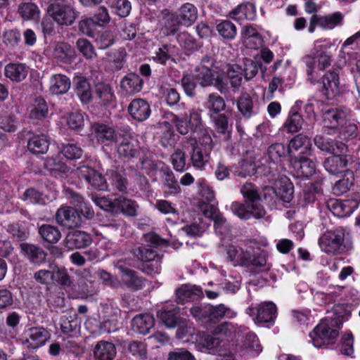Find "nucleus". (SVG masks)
Here are the masks:
<instances>
[{"label": "nucleus", "mask_w": 360, "mask_h": 360, "mask_svg": "<svg viewBox=\"0 0 360 360\" xmlns=\"http://www.w3.org/2000/svg\"><path fill=\"white\" fill-rule=\"evenodd\" d=\"M307 66L308 80L312 84H317L318 91L327 99H333L339 96L342 88L340 84L339 75L334 70L326 72L320 80L314 75L315 61L309 56H305L302 58Z\"/></svg>", "instance_id": "obj_1"}, {"label": "nucleus", "mask_w": 360, "mask_h": 360, "mask_svg": "<svg viewBox=\"0 0 360 360\" xmlns=\"http://www.w3.org/2000/svg\"><path fill=\"white\" fill-rule=\"evenodd\" d=\"M144 240L147 244L142 245L136 248L134 254L138 259L143 262L155 261V263L147 264V270H146V272L148 274H159L160 272V265L159 262L161 258L157 254L155 249L158 247L167 246V242L154 233L145 234Z\"/></svg>", "instance_id": "obj_2"}, {"label": "nucleus", "mask_w": 360, "mask_h": 360, "mask_svg": "<svg viewBox=\"0 0 360 360\" xmlns=\"http://www.w3.org/2000/svg\"><path fill=\"white\" fill-rule=\"evenodd\" d=\"M342 321L339 317L328 316L309 333L313 345L316 348H323L326 345L334 344L339 335Z\"/></svg>", "instance_id": "obj_3"}, {"label": "nucleus", "mask_w": 360, "mask_h": 360, "mask_svg": "<svg viewBox=\"0 0 360 360\" xmlns=\"http://www.w3.org/2000/svg\"><path fill=\"white\" fill-rule=\"evenodd\" d=\"M194 75L195 80L202 87L214 84L221 93H225L227 90L226 82L222 75L217 72L216 69H208L203 66H198L195 68Z\"/></svg>", "instance_id": "obj_4"}, {"label": "nucleus", "mask_w": 360, "mask_h": 360, "mask_svg": "<svg viewBox=\"0 0 360 360\" xmlns=\"http://www.w3.org/2000/svg\"><path fill=\"white\" fill-rule=\"evenodd\" d=\"M246 311L255 323L272 324L276 318L277 309L272 302H264L255 306H250Z\"/></svg>", "instance_id": "obj_5"}, {"label": "nucleus", "mask_w": 360, "mask_h": 360, "mask_svg": "<svg viewBox=\"0 0 360 360\" xmlns=\"http://www.w3.org/2000/svg\"><path fill=\"white\" fill-rule=\"evenodd\" d=\"M345 233L342 229H337L326 232L319 239L321 250L328 255H335L343 247Z\"/></svg>", "instance_id": "obj_6"}, {"label": "nucleus", "mask_w": 360, "mask_h": 360, "mask_svg": "<svg viewBox=\"0 0 360 360\" xmlns=\"http://www.w3.org/2000/svg\"><path fill=\"white\" fill-rule=\"evenodd\" d=\"M48 13L60 25H70L77 17V12L72 6L62 3L51 4L48 8Z\"/></svg>", "instance_id": "obj_7"}, {"label": "nucleus", "mask_w": 360, "mask_h": 360, "mask_svg": "<svg viewBox=\"0 0 360 360\" xmlns=\"http://www.w3.org/2000/svg\"><path fill=\"white\" fill-rule=\"evenodd\" d=\"M350 115V110L346 108H330L323 115V127L336 129L343 126Z\"/></svg>", "instance_id": "obj_8"}, {"label": "nucleus", "mask_w": 360, "mask_h": 360, "mask_svg": "<svg viewBox=\"0 0 360 360\" xmlns=\"http://www.w3.org/2000/svg\"><path fill=\"white\" fill-rule=\"evenodd\" d=\"M56 222L66 229H75L81 225L82 218L78 211L70 206H61L56 213Z\"/></svg>", "instance_id": "obj_9"}, {"label": "nucleus", "mask_w": 360, "mask_h": 360, "mask_svg": "<svg viewBox=\"0 0 360 360\" xmlns=\"http://www.w3.org/2000/svg\"><path fill=\"white\" fill-rule=\"evenodd\" d=\"M245 202V204L239 202H233L231 205L232 212L241 219H248L253 217L257 219L263 218L266 215V211L263 207L251 206Z\"/></svg>", "instance_id": "obj_10"}, {"label": "nucleus", "mask_w": 360, "mask_h": 360, "mask_svg": "<svg viewBox=\"0 0 360 360\" xmlns=\"http://www.w3.org/2000/svg\"><path fill=\"white\" fill-rule=\"evenodd\" d=\"M91 128L94 137L100 143H118L121 139V135L117 134L115 129L108 124L94 123Z\"/></svg>", "instance_id": "obj_11"}, {"label": "nucleus", "mask_w": 360, "mask_h": 360, "mask_svg": "<svg viewBox=\"0 0 360 360\" xmlns=\"http://www.w3.org/2000/svg\"><path fill=\"white\" fill-rule=\"evenodd\" d=\"M115 266L120 270L121 282L123 285L134 290L143 288V281L135 271L124 266L121 261H118Z\"/></svg>", "instance_id": "obj_12"}, {"label": "nucleus", "mask_w": 360, "mask_h": 360, "mask_svg": "<svg viewBox=\"0 0 360 360\" xmlns=\"http://www.w3.org/2000/svg\"><path fill=\"white\" fill-rule=\"evenodd\" d=\"M26 342L32 349H38L44 346L50 338V333L43 327H32L25 333Z\"/></svg>", "instance_id": "obj_13"}, {"label": "nucleus", "mask_w": 360, "mask_h": 360, "mask_svg": "<svg viewBox=\"0 0 360 360\" xmlns=\"http://www.w3.org/2000/svg\"><path fill=\"white\" fill-rule=\"evenodd\" d=\"M179 309L177 306L168 304L157 312V316L167 328H174L180 321Z\"/></svg>", "instance_id": "obj_14"}, {"label": "nucleus", "mask_w": 360, "mask_h": 360, "mask_svg": "<svg viewBox=\"0 0 360 360\" xmlns=\"http://www.w3.org/2000/svg\"><path fill=\"white\" fill-rule=\"evenodd\" d=\"M130 115L136 120L142 122L147 120L151 112L149 104L143 98H135L128 107Z\"/></svg>", "instance_id": "obj_15"}, {"label": "nucleus", "mask_w": 360, "mask_h": 360, "mask_svg": "<svg viewBox=\"0 0 360 360\" xmlns=\"http://www.w3.org/2000/svg\"><path fill=\"white\" fill-rule=\"evenodd\" d=\"M314 144L322 151L333 154H343L346 146L340 141H335L322 135H316L314 139Z\"/></svg>", "instance_id": "obj_16"}, {"label": "nucleus", "mask_w": 360, "mask_h": 360, "mask_svg": "<svg viewBox=\"0 0 360 360\" xmlns=\"http://www.w3.org/2000/svg\"><path fill=\"white\" fill-rule=\"evenodd\" d=\"M30 68L22 63H10L5 66L4 75L13 82H20L27 76Z\"/></svg>", "instance_id": "obj_17"}, {"label": "nucleus", "mask_w": 360, "mask_h": 360, "mask_svg": "<svg viewBox=\"0 0 360 360\" xmlns=\"http://www.w3.org/2000/svg\"><path fill=\"white\" fill-rule=\"evenodd\" d=\"M117 146V153L120 155L127 158H133L139 153L140 146L137 139L129 136H121Z\"/></svg>", "instance_id": "obj_18"}, {"label": "nucleus", "mask_w": 360, "mask_h": 360, "mask_svg": "<svg viewBox=\"0 0 360 360\" xmlns=\"http://www.w3.org/2000/svg\"><path fill=\"white\" fill-rule=\"evenodd\" d=\"M110 17L108 14V10L105 7H99L97 13L93 18H87L79 22V29L82 32L89 34L90 26L94 24H97L100 26H103L110 22Z\"/></svg>", "instance_id": "obj_19"}, {"label": "nucleus", "mask_w": 360, "mask_h": 360, "mask_svg": "<svg viewBox=\"0 0 360 360\" xmlns=\"http://www.w3.org/2000/svg\"><path fill=\"white\" fill-rule=\"evenodd\" d=\"M176 15L182 26L190 27L198 19V12L193 4L185 3L181 6Z\"/></svg>", "instance_id": "obj_20"}, {"label": "nucleus", "mask_w": 360, "mask_h": 360, "mask_svg": "<svg viewBox=\"0 0 360 360\" xmlns=\"http://www.w3.org/2000/svg\"><path fill=\"white\" fill-rule=\"evenodd\" d=\"M66 246L70 249L84 248L91 243L89 234L82 231L70 232L65 238Z\"/></svg>", "instance_id": "obj_21"}, {"label": "nucleus", "mask_w": 360, "mask_h": 360, "mask_svg": "<svg viewBox=\"0 0 360 360\" xmlns=\"http://www.w3.org/2000/svg\"><path fill=\"white\" fill-rule=\"evenodd\" d=\"M335 155L326 158L323 162V167L330 174H336L345 172L348 160L342 154H334Z\"/></svg>", "instance_id": "obj_22"}, {"label": "nucleus", "mask_w": 360, "mask_h": 360, "mask_svg": "<svg viewBox=\"0 0 360 360\" xmlns=\"http://www.w3.org/2000/svg\"><path fill=\"white\" fill-rule=\"evenodd\" d=\"M70 79L65 75H52L49 79V91L52 94H64L70 88Z\"/></svg>", "instance_id": "obj_23"}, {"label": "nucleus", "mask_w": 360, "mask_h": 360, "mask_svg": "<svg viewBox=\"0 0 360 360\" xmlns=\"http://www.w3.org/2000/svg\"><path fill=\"white\" fill-rule=\"evenodd\" d=\"M155 319L149 314H141L134 316L131 321L132 330L139 334L146 335L154 326Z\"/></svg>", "instance_id": "obj_24"}, {"label": "nucleus", "mask_w": 360, "mask_h": 360, "mask_svg": "<svg viewBox=\"0 0 360 360\" xmlns=\"http://www.w3.org/2000/svg\"><path fill=\"white\" fill-rule=\"evenodd\" d=\"M120 87L127 95L139 92L143 87V80L135 73L127 74L120 82Z\"/></svg>", "instance_id": "obj_25"}, {"label": "nucleus", "mask_w": 360, "mask_h": 360, "mask_svg": "<svg viewBox=\"0 0 360 360\" xmlns=\"http://www.w3.org/2000/svg\"><path fill=\"white\" fill-rule=\"evenodd\" d=\"M221 342L219 338L202 333L199 335L197 347L201 352H219Z\"/></svg>", "instance_id": "obj_26"}, {"label": "nucleus", "mask_w": 360, "mask_h": 360, "mask_svg": "<svg viewBox=\"0 0 360 360\" xmlns=\"http://www.w3.org/2000/svg\"><path fill=\"white\" fill-rule=\"evenodd\" d=\"M312 144L310 139L302 134L296 135L292 138L289 144L288 152L292 155L293 152L299 151L301 154H308L311 148Z\"/></svg>", "instance_id": "obj_27"}, {"label": "nucleus", "mask_w": 360, "mask_h": 360, "mask_svg": "<svg viewBox=\"0 0 360 360\" xmlns=\"http://www.w3.org/2000/svg\"><path fill=\"white\" fill-rule=\"evenodd\" d=\"M230 17L237 21L253 20L256 17V8L253 4L246 3L238 5L230 12Z\"/></svg>", "instance_id": "obj_28"}, {"label": "nucleus", "mask_w": 360, "mask_h": 360, "mask_svg": "<svg viewBox=\"0 0 360 360\" xmlns=\"http://www.w3.org/2000/svg\"><path fill=\"white\" fill-rule=\"evenodd\" d=\"M237 108L241 115L247 119L258 113V108L254 104L251 96L247 94H242L237 100Z\"/></svg>", "instance_id": "obj_29"}, {"label": "nucleus", "mask_w": 360, "mask_h": 360, "mask_svg": "<svg viewBox=\"0 0 360 360\" xmlns=\"http://www.w3.org/2000/svg\"><path fill=\"white\" fill-rule=\"evenodd\" d=\"M117 354L116 347L112 342L99 341L96 343L94 354L97 360H112Z\"/></svg>", "instance_id": "obj_30"}, {"label": "nucleus", "mask_w": 360, "mask_h": 360, "mask_svg": "<svg viewBox=\"0 0 360 360\" xmlns=\"http://www.w3.org/2000/svg\"><path fill=\"white\" fill-rule=\"evenodd\" d=\"M181 25L176 14L169 13L160 21V34L164 37L175 34Z\"/></svg>", "instance_id": "obj_31"}, {"label": "nucleus", "mask_w": 360, "mask_h": 360, "mask_svg": "<svg viewBox=\"0 0 360 360\" xmlns=\"http://www.w3.org/2000/svg\"><path fill=\"white\" fill-rule=\"evenodd\" d=\"M203 105L208 111L209 117L212 115L221 114L226 107L224 99L216 93L209 94Z\"/></svg>", "instance_id": "obj_32"}, {"label": "nucleus", "mask_w": 360, "mask_h": 360, "mask_svg": "<svg viewBox=\"0 0 360 360\" xmlns=\"http://www.w3.org/2000/svg\"><path fill=\"white\" fill-rule=\"evenodd\" d=\"M210 120L216 131L218 134L223 135L225 141L229 140L231 137V127L229 124L228 117L224 113L212 115H210Z\"/></svg>", "instance_id": "obj_33"}, {"label": "nucleus", "mask_w": 360, "mask_h": 360, "mask_svg": "<svg viewBox=\"0 0 360 360\" xmlns=\"http://www.w3.org/2000/svg\"><path fill=\"white\" fill-rule=\"evenodd\" d=\"M202 294V289L195 285H185L176 290V298L181 303L198 300Z\"/></svg>", "instance_id": "obj_34"}, {"label": "nucleus", "mask_w": 360, "mask_h": 360, "mask_svg": "<svg viewBox=\"0 0 360 360\" xmlns=\"http://www.w3.org/2000/svg\"><path fill=\"white\" fill-rule=\"evenodd\" d=\"M251 250H243L242 248L235 245H230L226 248V254L230 262H233L234 266H244L248 260L249 253Z\"/></svg>", "instance_id": "obj_35"}, {"label": "nucleus", "mask_w": 360, "mask_h": 360, "mask_svg": "<svg viewBox=\"0 0 360 360\" xmlns=\"http://www.w3.org/2000/svg\"><path fill=\"white\" fill-rule=\"evenodd\" d=\"M333 209V214L340 217L349 216L357 207V202L353 200L331 201L330 205Z\"/></svg>", "instance_id": "obj_36"}, {"label": "nucleus", "mask_w": 360, "mask_h": 360, "mask_svg": "<svg viewBox=\"0 0 360 360\" xmlns=\"http://www.w3.org/2000/svg\"><path fill=\"white\" fill-rule=\"evenodd\" d=\"M318 21V26L323 30H332L336 26L341 25L343 20V15L340 12L332 14L321 15H315V18Z\"/></svg>", "instance_id": "obj_37"}, {"label": "nucleus", "mask_w": 360, "mask_h": 360, "mask_svg": "<svg viewBox=\"0 0 360 360\" xmlns=\"http://www.w3.org/2000/svg\"><path fill=\"white\" fill-rule=\"evenodd\" d=\"M75 93L83 103H88L92 99V92L89 82L84 77H77L75 79Z\"/></svg>", "instance_id": "obj_38"}, {"label": "nucleus", "mask_w": 360, "mask_h": 360, "mask_svg": "<svg viewBox=\"0 0 360 360\" xmlns=\"http://www.w3.org/2000/svg\"><path fill=\"white\" fill-rule=\"evenodd\" d=\"M319 41H316L315 42L314 51L312 52L313 56L309 55L311 58H313L315 61V72L314 75L317 76L316 69L320 70H324L328 67L330 65L331 63V58L330 56L326 53V51H321L320 50V53H319V48L321 46L319 45Z\"/></svg>", "instance_id": "obj_39"}, {"label": "nucleus", "mask_w": 360, "mask_h": 360, "mask_svg": "<svg viewBox=\"0 0 360 360\" xmlns=\"http://www.w3.org/2000/svg\"><path fill=\"white\" fill-rule=\"evenodd\" d=\"M60 329L68 335H76L79 330L80 322L76 314L63 315L60 318Z\"/></svg>", "instance_id": "obj_40"}, {"label": "nucleus", "mask_w": 360, "mask_h": 360, "mask_svg": "<svg viewBox=\"0 0 360 360\" xmlns=\"http://www.w3.org/2000/svg\"><path fill=\"white\" fill-rule=\"evenodd\" d=\"M18 14L25 20L37 22L40 18V10L34 3L21 4L18 9Z\"/></svg>", "instance_id": "obj_41"}, {"label": "nucleus", "mask_w": 360, "mask_h": 360, "mask_svg": "<svg viewBox=\"0 0 360 360\" xmlns=\"http://www.w3.org/2000/svg\"><path fill=\"white\" fill-rule=\"evenodd\" d=\"M46 102L42 98H37L30 106L29 115L32 120H41L48 115Z\"/></svg>", "instance_id": "obj_42"}, {"label": "nucleus", "mask_w": 360, "mask_h": 360, "mask_svg": "<svg viewBox=\"0 0 360 360\" xmlns=\"http://www.w3.org/2000/svg\"><path fill=\"white\" fill-rule=\"evenodd\" d=\"M208 317L211 321H217L223 318L232 319L236 313L223 304L216 306L208 305Z\"/></svg>", "instance_id": "obj_43"}, {"label": "nucleus", "mask_w": 360, "mask_h": 360, "mask_svg": "<svg viewBox=\"0 0 360 360\" xmlns=\"http://www.w3.org/2000/svg\"><path fill=\"white\" fill-rule=\"evenodd\" d=\"M354 181V174L351 170H346L342 177L337 181L332 188L333 193L336 195H340L347 193Z\"/></svg>", "instance_id": "obj_44"}, {"label": "nucleus", "mask_w": 360, "mask_h": 360, "mask_svg": "<svg viewBox=\"0 0 360 360\" xmlns=\"http://www.w3.org/2000/svg\"><path fill=\"white\" fill-rule=\"evenodd\" d=\"M49 142L45 135H35L29 139L27 148L35 154H43L49 148Z\"/></svg>", "instance_id": "obj_45"}, {"label": "nucleus", "mask_w": 360, "mask_h": 360, "mask_svg": "<svg viewBox=\"0 0 360 360\" xmlns=\"http://www.w3.org/2000/svg\"><path fill=\"white\" fill-rule=\"evenodd\" d=\"M240 192L245 198V202L251 206L255 205L258 207H263L260 203V196L258 193L257 187L251 184L246 183L240 188Z\"/></svg>", "instance_id": "obj_46"}, {"label": "nucleus", "mask_w": 360, "mask_h": 360, "mask_svg": "<svg viewBox=\"0 0 360 360\" xmlns=\"http://www.w3.org/2000/svg\"><path fill=\"white\" fill-rule=\"evenodd\" d=\"M115 213L122 212L128 216H135L136 213L137 205L131 200L127 199L124 197L115 198Z\"/></svg>", "instance_id": "obj_47"}, {"label": "nucleus", "mask_w": 360, "mask_h": 360, "mask_svg": "<svg viewBox=\"0 0 360 360\" xmlns=\"http://www.w3.org/2000/svg\"><path fill=\"white\" fill-rule=\"evenodd\" d=\"M242 35L245 42L251 49H257L262 45V39L259 34L251 25H247L243 27Z\"/></svg>", "instance_id": "obj_48"}, {"label": "nucleus", "mask_w": 360, "mask_h": 360, "mask_svg": "<svg viewBox=\"0 0 360 360\" xmlns=\"http://www.w3.org/2000/svg\"><path fill=\"white\" fill-rule=\"evenodd\" d=\"M23 251L29 260L36 264H39L46 259V254L40 248L31 244H24L22 246Z\"/></svg>", "instance_id": "obj_49"}, {"label": "nucleus", "mask_w": 360, "mask_h": 360, "mask_svg": "<svg viewBox=\"0 0 360 360\" xmlns=\"http://www.w3.org/2000/svg\"><path fill=\"white\" fill-rule=\"evenodd\" d=\"M39 233L41 238L49 243H56L61 238L59 229L51 224H43L39 229Z\"/></svg>", "instance_id": "obj_50"}, {"label": "nucleus", "mask_w": 360, "mask_h": 360, "mask_svg": "<svg viewBox=\"0 0 360 360\" xmlns=\"http://www.w3.org/2000/svg\"><path fill=\"white\" fill-rule=\"evenodd\" d=\"M247 259L248 262H247V263H245L244 265L247 267H263L264 270H269L271 268V264L267 262L264 252H254L252 250H250L249 257H248Z\"/></svg>", "instance_id": "obj_51"}, {"label": "nucleus", "mask_w": 360, "mask_h": 360, "mask_svg": "<svg viewBox=\"0 0 360 360\" xmlns=\"http://www.w3.org/2000/svg\"><path fill=\"white\" fill-rule=\"evenodd\" d=\"M96 94L103 105H107L115 103V96L109 84L98 83L96 86Z\"/></svg>", "instance_id": "obj_52"}, {"label": "nucleus", "mask_w": 360, "mask_h": 360, "mask_svg": "<svg viewBox=\"0 0 360 360\" xmlns=\"http://www.w3.org/2000/svg\"><path fill=\"white\" fill-rule=\"evenodd\" d=\"M226 75L231 87L238 89L240 86L243 77V70L237 64H229L226 66Z\"/></svg>", "instance_id": "obj_53"}, {"label": "nucleus", "mask_w": 360, "mask_h": 360, "mask_svg": "<svg viewBox=\"0 0 360 360\" xmlns=\"http://www.w3.org/2000/svg\"><path fill=\"white\" fill-rule=\"evenodd\" d=\"M53 55L56 59L66 63L73 58L74 50L70 45L60 42L56 44Z\"/></svg>", "instance_id": "obj_54"}, {"label": "nucleus", "mask_w": 360, "mask_h": 360, "mask_svg": "<svg viewBox=\"0 0 360 360\" xmlns=\"http://www.w3.org/2000/svg\"><path fill=\"white\" fill-rule=\"evenodd\" d=\"M295 167L297 169V175L309 177L315 172L316 164L311 159L302 158L295 162Z\"/></svg>", "instance_id": "obj_55"}, {"label": "nucleus", "mask_w": 360, "mask_h": 360, "mask_svg": "<svg viewBox=\"0 0 360 360\" xmlns=\"http://www.w3.org/2000/svg\"><path fill=\"white\" fill-rule=\"evenodd\" d=\"M200 209L205 217L214 220V226L217 229L226 223L224 217L217 212V208L214 206L205 203L200 206Z\"/></svg>", "instance_id": "obj_56"}, {"label": "nucleus", "mask_w": 360, "mask_h": 360, "mask_svg": "<svg viewBox=\"0 0 360 360\" xmlns=\"http://www.w3.org/2000/svg\"><path fill=\"white\" fill-rule=\"evenodd\" d=\"M210 150H202L200 147H194L191 160L195 168L202 169L210 160Z\"/></svg>", "instance_id": "obj_57"}, {"label": "nucleus", "mask_w": 360, "mask_h": 360, "mask_svg": "<svg viewBox=\"0 0 360 360\" xmlns=\"http://www.w3.org/2000/svg\"><path fill=\"white\" fill-rule=\"evenodd\" d=\"M303 119L297 112H291L290 116L286 120L283 128L289 133L298 131L302 126Z\"/></svg>", "instance_id": "obj_58"}, {"label": "nucleus", "mask_w": 360, "mask_h": 360, "mask_svg": "<svg viewBox=\"0 0 360 360\" xmlns=\"http://www.w3.org/2000/svg\"><path fill=\"white\" fill-rule=\"evenodd\" d=\"M219 35L226 39H233L237 33L236 27L229 20H224L217 25Z\"/></svg>", "instance_id": "obj_59"}, {"label": "nucleus", "mask_w": 360, "mask_h": 360, "mask_svg": "<svg viewBox=\"0 0 360 360\" xmlns=\"http://www.w3.org/2000/svg\"><path fill=\"white\" fill-rule=\"evenodd\" d=\"M23 200L31 204L45 205L46 196L34 188L27 189L23 194Z\"/></svg>", "instance_id": "obj_60"}, {"label": "nucleus", "mask_w": 360, "mask_h": 360, "mask_svg": "<svg viewBox=\"0 0 360 360\" xmlns=\"http://www.w3.org/2000/svg\"><path fill=\"white\" fill-rule=\"evenodd\" d=\"M107 175L110 177L112 184L115 185L116 188L121 193L127 192V181L124 176L123 172L115 170H110L108 172Z\"/></svg>", "instance_id": "obj_61"}, {"label": "nucleus", "mask_w": 360, "mask_h": 360, "mask_svg": "<svg viewBox=\"0 0 360 360\" xmlns=\"http://www.w3.org/2000/svg\"><path fill=\"white\" fill-rule=\"evenodd\" d=\"M115 13L120 17H127L131 9L128 0H108Z\"/></svg>", "instance_id": "obj_62"}, {"label": "nucleus", "mask_w": 360, "mask_h": 360, "mask_svg": "<svg viewBox=\"0 0 360 360\" xmlns=\"http://www.w3.org/2000/svg\"><path fill=\"white\" fill-rule=\"evenodd\" d=\"M284 185L278 188L277 195L284 202H290L292 199L293 186L288 178L283 180Z\"/></svg>", "instance_id": "obj_63"}, {"label": "nucleus", "mask_w": 360, "mask_h": 360, "mask_svg": "<svg viewBox=\"0 0 360 360\" xmlns=\"http://www.w3.org/2000/svg\"><path fill=\"white\" fill-rule=\"evenodd\" d=\"M285 147L282 143H274L268 148V155L269 158L275 163L281 161V158L285 155Z\"/></svg>", "instance_id": "obj_64"}]
</instances>
